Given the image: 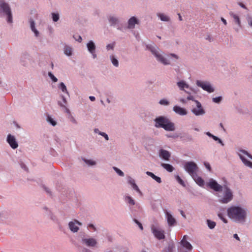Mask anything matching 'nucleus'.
<instances>
[{
  "instance_id": "f257e3e1",
  "label": "nucleus",
  "mask_w": 252,
  "mask_h": 252,
  "mask_svg": "<svg viewBox=\"0 0 252 252\" xmlns=\"http://www.w3.org/2000/svg\"><path fill=\"white\" fill-rule=\"evenodd\" d=\"M229 217L238 222H243L245 220L246 213L244 210L239 207L233 206L228 209Z\"/></svg>"
},
{
  "instance_id": "f03ea898",
  "label": "nucleus",
  "mask_w": 252,
  "mask_h": 252,
  "mask_svg": "<svg viewBox=\"0 0 252 252\" xmlns=\"http://www.w3.org/2000/svg\"><path fill=\"white\" fill-rule=\"evenodd\" d=\"M156 127H162L167 131H173L175 130L174 124L170 120L163 116H160L155 119Z\"/></svg>"
},
{
  "instance_id": "7ed1b4c3",
  "label": "nucleus",
  "mask_w": 252,
  "mask_h": 252,
  "mask_svg": "<svg viewBox=\"0 0 252 252\" xmlns=\"http://www.w3.org/2000/svg\"><path fill=\"white\" fill-rule=\"evenodd\" d=\"M3 12L7 16V22L11 23L12 22V16L11 9L9 4L4 1L0 0V13Z\"/></svg>"
},
{
  "instance_id": "20e7f679",
  "label": "nucleus",
  "mask_w": 252,
  "mask_h": 252,
  "mask_svg": "<svg viewBox=\"0 0 252 252\" xmlns=\"http://www.w3.org/2000/svg\"><path fill=\"white\" fill-rule=\"evenodd\" d=\"M184 168L191 177L195 175L198 169L196 164L193 161L186 162L184 165Z\"/></svg>"
},
{
  "instance_id": "39448f33",
  "label": "nucleus",
  "mask_w": 252,
  "mask_h": 252,
  "mask_svg": "<svg viewBox=\"0 0 252 252\" xmlns=\"http://www.w3.org/2000/svg\"><path fill=\"white\" fill-rule=\"evenodd\" d=\"M223 196L219 199V201L222 203H227L233 198V194L231 189L226 186H224Z\"/></svg>"
},
{
  "instance_id": "423d86ee",
  "label": "nucleus",
  "mask_w": 252,
  "mask_h": 252,
  "mask_svg": "<svg viewBox=\"0 0 252 252\" xmlns=\"http://www.w3.org/2000/svg\"><path fill=\"white\" fill-rule=\"evenodd\" d=\"M150 50L159 62L165 65L170 64V62L160 55L156 49L150 48Z\"/></svg>"
},
{
  "instance_id": "0eeeda50",
  "label": "nucleus",
  "mask_w": 252,
  "mask_h": 252,
  "mask_svg": "<svg viewBox=\"0 0 252 252\" xmlns=\"http://www.w3.org/2000/svg\"><path fill=\"white\" fill-rule=\"evenodd\" d=\"M207 185L210 189L216 191H221L223 187L219 185L215 180L211 179L207 183Z\"/></svg>"
},
{
  "instance_id": "6e6552de",
  "label": "nucleus",
  "mask_w": 252,
  "mask_h": 252,
  "mask_svg": "<svg viewBox=\"0 0 252 252\" xmlns=\"http://www.w3.org/2000/svg\"><path fill=\"white\" fill-rule=\"evenodd\" d=\"M151 230L155 237L158 239L161 240L164 239L165 235L163 230L157 228L154 225L151 226Z\"/></svg>"
},
{
  "instance_id": "1a4fd4ad",
  "label": "nucleus",
  "mask_w": 252,
  "mask_h": 252,
  "mask_svg": "<svg viewBox=\"0 0 252 252\" xmlns=\"http://www.w3.org/2000/svg\"><path fill=\"white\" fill-rule=\"evenodd\" d=\"M196 84L198 86L201 87L204 90L209 93H212L214 91V89L209 83L197 81Z\"/></svg>"
},
{
  "instance_id": "9d476101",
  "label": "nucleus",
  "mask_w": 252,
  "mask_h": 252,
  "mask_svg": "<svg viewBox=\"0 0 252 252\" xmlns=\"http://www.w3.org/2000/svg\"><path fill=\"white\" fill-rule=\"evenodd\" d=\"M196 104V108H193L192 112L195 115H202L205 113L204 110L202 109L201 103L197 100L194 101Z\"/></svg>"
},
{
  "instance_id": "9b49d317",
  "label": "nucleus",
  "mask_w": 252,
  "mask_h": 252,
  "mask_svg": "<svg viewBox=\"0 0 252 252\" xmlns=\"http://www.w3.org/2000/svg\"><path fill=\"white\" fill-rule=\"evenodd\" d=\"M7 141L12 149H16L18 147V143L16 141L14 136L11 134H8L7 136Z\"/></svg>"
},
{
  "instance_id": "f8f14e48",
  "label": "nucleus",
  "mask_w": 252,
  "mask_h": 252,
  "mask_svg": "<svg viewBox=\"0 0 252 252\" xmlns=\"http://www.w3.org/2000/svg\"><path fill=\"white\" fill-rule=\"evenodd\" d=\"M77 224H78V225H81V223H80V222L76 220H74V221H71L69 223V227L71 231L73 232H76L78 231L79 227L77 225Z\"/></svg>"
},
{
  "instance_id": "ddd939ff",
  "label": "nucleus",
  "mask_w": 252,
  "mask_h": 252,
  "mask_svg": "<svg viewBox=\"0 0 252 252\" xmlns=\"http://www.w3.org/2000/svg\"><path fill=\"white\" fill-rule=\"evenodd\" d=\"M82 243L88 247H94L97 243L96 240L93 238L82 239Z\"/></svg>"
},
{
  "instance_id": "4468645a",
  "label": "nucleus",
  "mask_w": 252,
  "mask_h": 252,
  "mask_svg": "<svg viewBox=\"0 0 252 252\" xmlns=\"http://www.w3.org/2000/svg\"><path fill=\"white\" fill-rule=\"evenodd\" d=\"M89 51L92 54L94 58L96 57V55L95 53V46L94 43L92 41H90L87 45Z\"/></svg>"
},
{
  "instance_id": "2eb2a0df",
  "label": "nucleus",
  "mask_w": 252,
  "mask_h": 252,
  "mask_svg": "<svg viewBox=\"0 0 252 252\" xmlns=\"http://www.w3.org/2000/svg\"><path fill=\"white\" fill-rule=\"evenodd\" d=\"M159 156L164 160H169L171 154L168 151L165 150L161 149L159 152Z\"/></svg>"
},
{
  "instance_id": "dca6fc26",
  "label": "nucleus",
  "mask_w": 252,
  "mask_h": 252,
  "mask_svg": "<svg viewBox=\"0 0 252 252\" xmlns=\"http://www.w3.org/2000/svg\"><path fill=\"white\" fill-rule=\"evenodd\" d=\"M166 218L168 224L169 226H173L176 223V220L167 211H165Z\"/></svg>"
},
{
  "instance_id": "f3484780",
  "label": "nucleus",
  "mask_w": 252,
  "mask_h": 252,
  "mask_svg": "<svg viewBox=\"0 0 252 252\" xmlns=\"http://www.w3.org/2000/svg\"><path fill=\"white\" fill-rule=\"evenodd\" d=\"M138 24L139 21L135 17H132L128 21V28L133 29L135 27V25Z\"/></svg>"
},
{
  "instance_id": "a211bd4d",
  "label": "nucleus",
  "mask_w": 252,
  "mask_h": 252,
  "mask_svg": "<svg viewBox=\"0 0 252 252\" xmlns=\"http://www.w3.org/2000/svg\"><path fill=\"white\" fill-rule=\"evenodd\" d=\"M187 236H184L183 239L181 241L180 243L181 245L188 250H191L192 248L191 244L186 240Z\"/></svg>"
},
{
  "instance_id": "6ab92c4d",
  "label": "nucleus",
  "mask_w": 252,
  "mask_h": 252,
  "mask_svg": "<svg viewBox=\"0 0 252 252\" xmlns=\"http://www.w3.org/2000/svg\"><path fill=\"white\" fill-rule=\"evenodd\" d=\"M173 111L177 114L180 115H186L187 114V111L178 106H175L173 107Z\"/></svg>"
},
{
  "instance_id": "aec40b11",
  "label": "nucleus",
  "mask_w": 252,
  "mask_h": 252,
  "mask_svg": "<svg viewBox=\"0 0 252 252\" xmlns=\"http://www.w3.org/2000/svg\"><path fill=\"white\" fill-rule=\"evenodd\" d=\"M230 15L233 18L234 22L238 25L239 28L242 27L241 22L240 21V19L239 18V17L234 13L232 12H230L229 13Z\"/></svg>"
},
{
  "instance_id": "412c9836",
  "label": "nucleus",
  "mask_w": 252,
  "mask_h": 252,
  "mask_svg": "<svg viewBox=\"0 0 252 252\" xmlns=\"http://www.w3.org/2000/svg\"><path fill=\"white\" fill-rule=\"evenodd\" d=\"M192 177L199 186H203L204 185L203 180L201 177H198L196 174Z\"/></svg>"
},
{
  "instance_id": "4be33fe9",
  "label": "nucleus",
  "mask_w": 252,
  "mask_h": 252,
  "mask_svg": "<svg viewBox=\"0 0 252 252\" xmlns=\"http://www.w3.org/2000/svg\"><path fill=\"white\" fill-rule=\"evenodd\" d=\"M239 156H240V157L241 159V160H242V161L243 162V163L246 165H247V166H249L250 167H252V162L248 160L245 157H244V156L242 155V154H239Z\"/></svg>"
},
{
  "instance_id": "5701e85b",
  "label": "nucleus",
  "mask_w": 252,
  "mask_h": 252,
  "mask_svg": "<svg viewBox=\"0 0 252 252\" xmlns=\"http://www.w3.org/2000/svg\"><path fill=\"white\" fill-rule=\"evenodd\" d=\"M177 85L181 90H184L185 88H189V85L184 81H179Z\"/></svg>"
},
{
  "instance_id": "b1692460",
  "label": "nucleus",
  "mask_w": 252,
  "mask_h": 252,
  "mask_svg": "<svg viewBox=\"0 0 252 252\" xmlns=\"http://www.w3.org/2000/svg\"><path fill=\"white\" fill-rule=\"evenodd\" d=\"M161 165L162 167H163L167 171L170 172H172L174 169V167L171 165H170L169 164L161 163Z\"/></svg>"
},
{
  "instance_id": "393cba45",
  "label": "nucleus",
  "mask_w": 252,
  "mask_h": 252,
  "mask_svg": "<svg viewBox=\"0 0 252 252\" xmlns=\"http://www.w3.org/2000/svg\"><path fill=\"white\" fill-rule=\"evenodd\" d=\"M72 48L68 46H65L64 48V53L67 56H71L72 55Z\"/></svg>"
},
{
  "instance_id": "a878e982",
  "label": "nucleus",
  "mask_w": 252,
  "mask_h": 252,
  "mask_svg": "<svg viewBox=\"0 0 252 252\" xmlns=\"http://www.w3.org/2000/svg\"><path fill=\"white\" fill-rule=\"evenodd\" d=\"M158 16L162 21L168 22L170 20V18L163 13H158Z\"/></svg>"
},
{
  "instance_id": "bb28decb",
  "label": "nucleus",
  "mask_w": 252,
  "mask_h": 252,
  "mask_svg": "<svg viewBox=\"0 0 252 252\" xmlns=\"http://www.w3.org/2000/svg\"><path fill=\"white\" fill-rule=\"evenodd\" d=\"M109 21L112 26H114L118 23V20L114 16H110L109 17Z\"/></svg>"
},
{
  "instance_id": "cd10ccee",
  "label": "nucleus",
  "mask_w": 252,
  "mask_h": 252,
  "mask_svg": "<svg viewBox=\"0 0 252 252\" xmlns=\"http://www.w3.org/2000/svg\"><path fill=\"white\" fill-rule=\"evenodd\" d=\"M31 27L32 30L34 32L35 35L37 36L38 34V32L36 30L35 28L34 23L33 21L31 22Z\"/></svg>"
},
{
  "instance_id": "c85d7f7f",
  "label": "nucleus",
  "mask_w": 252,
  "mask_h": 252,
  "mask_svg": "<svg viewBox=\"0 0 252 252\" xmlns=\"http://www.w3.org/2000/svg\"><path fill=\"white\" fill-rule=\"evenodd\" d=\"M125 200L129 204H130L131 205H134L135 204L134 200L130 196H126L125 198Z\"/></svg>"
},
{
  "instance_id": "c756f323",
  "label": "nucleus",
  "mask_w": 252,
  "mask_h": 252,
  "mask_svg": "<svg viewBox=\"0 0 252 252\" xmlns=\"http://www.w3.org/2000/svg\"><path fill=\"white\" fill-rule=\"evenodd\" d=\"M207 221L208 226L210 229L214 228L215 227V226H216L215 222L211 221L209 220H208Z\"/></svg>"
},
{
  "instance_id": "7c9ffc66",
  "label": "nucleus",
  "mask_w": 252,
  "mask_h": 252,
  "mask_svg": "<svg viewBox=\"0 0 252 252\" xmlns=\"http://www.w3.org/2000/svg\"><path fill=\"white\" fill-rule=\"evenodd\" d=\"M60 88L62 90L63 92H65L68 94L66 88L63 82L61 83L60 84Z\"/></svg>"
},
{
  "instance_id": "2f4dec72",
  "label": "nucleus",
  "mask_w": 252,
  "mask_h": 252,
  "mask_svg": "<svg viewBox=\"0 0 252 252\" xmlns=\"http://www.w3.org/2000/svg\"><path fill=\"white\" fill-rule=\"evenodd\" d=\"M176 179L179 184H180L181 185H182L184 187L185 186L184 182L178 175L176 176Z\"/></svg>"
},
{
  "instance_id": "473e14b6",
  "label": "nucleus",
  "mask_w": 252,
  "mask_h": 252,
  "mask_svg": "<svg viewBox=\"0 0 252 252\" xmlns=\"http://www.w3.org/2000/svg\"><path fill=\"white\" fill-rule=\"evenodd\" d=\"M52 18L54 22H57L59 19V15L57 13H52Z\"/></svg>"
},
{
  "instance_id": "72a5a7b5",
  "label": "nucleus",
  "mask_w": 252,
  "mask_h": 252,
  "mask_svg": "<svg viewBox=\"0 0 252 252\" xmlns=\"http://www.w3.org/2000/svg\"><path fill=\"white\" fill-rule=\"evenodd\" d=\"M111 61L112 63L113 64V65L115 66H118L119 65V63L118 60L115 59L113 56H112L111 57Z\"/></svg>"
},
{
  "instance_id": "f704fd0d",
  "label": "nucleus",
  "mask_w": 252,
  "mask_h": 252,
  "mask_svg": "<svg viewBox=\"0 0 252 252\" xmlns=\"http://www.w3.org/2000/svg\"><path fill=\"white\" fill-rule=\"evenodd\" d=\"M159 103L160 104L163 105H168L169 104V101L165 99H161Z\"/></svg>"
},
{
  "instance_id": "c9c22d12",
  "label": "nucleus",
  "mask_w": 252,
  "mask_h": 252,
  "mask_svg": "<svg viewBox=\"0 0 252 252\" xmlns=\"http://www.w3.org/2000/svg\"><path fill=\"white\" fill-rule=\"evenodd\" d=\"M113 168L115 170V171L119 174V175H120V176H124L123 172L121 170L115 167H114Z\"/></svg>"
},
{
  "instance_id": "e433bc0d",
  "label": "nucleus",
  "mask_w": 252,
  "mask_h": 252,
  "mask_svg": "<svg viewBox=\"0 0 252 252\" xmlns=\"http://www.w3.org/2000/svg\"><path fill=\"white\" fill-rule=\"evenodd\" d=\"M47 120L49 122H50L53 126L56 125V122L51 117L48 116Z\"/></svg>"
},
{
  "instance_id": "4c0bfd02",
  "label": "nucleus",
  "mask_w": 252,
  "mask_h": 252,
  "mask_svg": "<svg viewBox=\"0 0 252 252\" xmlns=\"http://www.w3.org/2000/svg\"><path fill=\"white\" fill-rule=\"evenodd\" d=\"M84 161L89 165H94L95 164V162L92 160L84 159Z\"/></svg>"
},
{
  "instance_id": "58836bf2",
  "label": "nucleus",
  "mask_w": 252,
  "mask_h": 252,
  "mask_svg": "<svg viewBox=\"0 0 252 252\" xmlns=\"http://www.w3.org/2000/svg\"><path fill=\"white\" fill-rule=\"evenodd\" d=\"M48 75L50 76L51 79H52L53 81H54V82H57V81H58L57 78L56 77H55L54 75L51 72H49Z\"/></svg>"
},
{
  "instance_id": "ea45409f",
  "label": "nucleus",
  "mask_w": 252,
  "mask_h": 252,
  "mask_svg": "<svg viewBox=\"0 0 252 252\" xmlns=\"http://www.w3.org/2000/svg\"><path fill=\"white\" fill-rule=\"evenodd\" d=\"M221 97L219 96L213 98V100L215 103H219L221 100Z\"/></svg>"
},
{
  "instance_id": "a19ab883",
  "label": "nucleus",
  "mask_w": 252,
  "mask_h": 252,
  "mask_svg": "<svg viewBox=\"0 0 252 252\" xmlns=\"http://www.w3.org/2000/svg\"><path fill=\"white\" fill-rule=\"evenodd\" d=\"M134 221L139 226L141 230H143V227L139 221H138L136 219H134Z\"/></svg>"
},
{
  "instance_id": "79ce46f5",
  "label": "nucleus",
  "mask_w": 252,
  "mask_h": 252,
  "mask_svg": "<svg viewBox=\"0 0 252 252\" xmlns=\"http://www.w3.org/2000/svg\"><path fill=\"white\" fill-rule=\"evenodd\" d=\"M62 98L63 102L64 103V104H63L62 103H60V105L62 107H65V105H66L67 104V101H66L65 98L64 97V96L62 95Z\"/></svg>"
},
{
  "instance_id": "37998d69",
  "label": "nucleus",
  "mask_w": 252,
  "mask_h": 252,
  "mask_svg": "<svg viewBox=\"0 0 252 252\" xmlns=\"http://www.w3.org/2000/svg\"><path fill=\"white\" fill-rule=\"evenodd\" d=\"M218 216L224 223H227V220L223 217V216L222 214H219Z\"/></svg>"
},
{
  "instance_id": "c03bdc74",
  "label": "nucleus",
  "mask_w": 252,
  "mask_h": 252,
  "mask_svg": "<svg viewBox=\"0 0 252 252\" xmlns=\"http://www.w3.org/2000/svg\"><path fill=\"white\" fill-rule=\"evenodd\" d=\"M128 182L129 184L132 186L134 184H135V181L131 178V177H128Z\"/></svg>"
},
{
  "instance_id": "a18cd8bd",
  "label": "nucleus",
  "mask_w": 252,
  "mask_h": 252,
  "mask_svg": "<svg viewBox=\"0 0 252 252\" xmlns=\"http://www.w3.org/2000/svg\"><path fill=\"white\" fill-rule=\"evenodd\" d=\"M212 138L215 141H218L220 143H221L222 145H223L221 140L220 138H219L218 137L213 135V137H212Z\"/></svg>"
},
{
  "instance_id": "49530a36",
  "label": "nucleus",
  "mask_w": 252,
  "mask_h": 252,
  "mask_svg": "<svg viewBox=\"0 0 252 252\" xmlns=\"http://www.w3.org/2000/svg\"><path fill=\"white\" fill-rule=\"evenodd\" d=\"M146 174L149 176H150L151 177H152L153 179L154 178V177H155V175L152 172H151L150 171H147L146 172Z\"/></svg>"
},
{
  "instance_id": "de8ad7c7",
  "label": "nucleus",
  "mask_w": 252,
  "mask_h": 252,
  "mask_svg": "<svg viewBox=\"0 0 252 252\" xmlns=\"http://www.w3.org/2000/svg\"><path fill=\"white\" fill-rule=\"evenodd\" d=\"M204 164L205 166L206 167V168H207L209 171H211V167L210 164L208 162H205L204 163Z\"/></svg>"
},
{
  "instance_id": "09e8293b",
  "label": "nucleus",
  "mask_w": 252,
  "mask_h": 252,
  "mask_svg": "<svg viewBox=\"0 0 252 252\" xmlns=\"http://www.w3.org/2000/svg\"><path fill=\"white\" fill-rule=\"evenodd\" d=\"M154 179L158 183H161V180L160 177L155 176Z\"/></svg>"
},
{
  "instance_id": "8fccbe9b",
  "label": "nucleus",
  "mask_w": 252,
  "mask_h": 252,
  "mask_svg": "<svg viewBox=\"0 0 252 252\" xmlns=\"http://www.w3.org/2000/svg\"><path fill=\"white\" fill-rule=\"evenodd\" d=\"M242 153L245 155H246L248 157H249V158L252 159V156L251 155H250L249 154H248L247 152L245 151H242Z\"/></svg>"
},
{
  "instance_id": "3c124183",
  "label": "nucleus",
  "mask_w": 252,
  "mask_h": 252,
  "mask_svg": "<svg viewBox=\"0 0 252 252\" xmlns=\"http://www.w3.org/2000/svg\"><path fill=\"white\" fill-rule=\"evenodd\" d=\"M99 134L103 136L106 140H108V136L107 135V134H106L104 132H100Z\"/></svg>"
},
{
  "instance_id": "603ef678",
  "label": "nucleus",
  "mask_w": 252,
  "mask_h": 252,
  "mask_svg": "<svg viewBox=\"0 0 252 252\" xmlns=\"http://www.w3.org/2000/svg\"><path fill=\"white\" fill-rule=\"evenodd\" d=\"M248 22L249 25L251 27H252V18L250 17L248 19Z\"/></svg>"
},
{
  "instance_id": "864d4df0",
  "label": "nucleus",
  "mask_w": 252,
  "mask_h": 252,
  "mask_svg": "<svg viewBox=\"0 0 252 252\" xmlns=\"http://www.w3.org/2000/svg\"><path fill=\"white\" fill-rule=\"evenodd\" d=\"M106 48H107V49L108 50L110 49H113V45L112 44H108L107 45Z\"/></svg>"
},
{
  "instance_id": "5fc2aeb1",
  "label": "nucleus",
  "mask_w": 252,
  "mask_h": 252,
  "mask_svg": "<svg viewBox=\"0 0 252 252\" xmlns=\"http://www.w3.org/2000/svg\"><path fill=\"white\" fill-rule=\"evenodd\" d=\"M74 38L76 39V40H77L79 42H81L82 40V37L80 35H78L77 37H74Z\"/></svg>"
},
{
  "instance_id": "6e6d98bb",
  "label": "nucleus",
  "mask_w": 252,
  "mask_h": 252,
  "mask_svg": "<svg viewBox=\"0 0 252 252\" xmlns=\"http://www.w3.org/2000/svg\"><path fill=\"white\" fill-rule=\"evenodd\" d=\"M238 4H239V5L241 7H242V8H245V9H246V8H246V6H245L243 3H241V2H239Z\"/></svg>"
},
{
  "instance_id": "4d7b16f0",
  "label": "nucleus",
  "mask_w": 252,
  "mask_h": 252,
  "mask_svg": "<svg viewBox=\"0 0 252 252\" xmlns=\"http://www.w3.org/2000/svg\"><path fill=\"white\" fill-rule=\"evenodd\" d=\"M221 20L225 25H227V22L225 19H224L223 18H221Z\"/></svg>"
},
{
  "instance_id": "13d9d810",
  "label": "nucleus",
  "mask_w": 252,
  "mask_h": 252,
  "mask_svg": "<svg viewBox=\"0 0 252 252\" xmlns=\"http://www.w3.org/2000/svg\"><path fill=\"white\" fill-rule=\"evenodd\" d=\"M170 56L172 57H174L175 58H176V59H178V57L177 56V55L174 54H171L170 55Z\"/></svg>"
},
{
  "instance_id": "bf43d9fd",
  "label": "nucleus",
  "mask_w": 252,
  "mask_h": 252,
  "mask_svg": "<svg viewBox=\"0 0 252 252\" xmlns=\"http://www.w3.org/2000/svg\"><path fill=\"white\" fill-rule=\"evenodd\" d=\"M89 98H90V99L91 101H94V100H95V97H94V96H90L89 97Z\"/></svg>"
},
{
  "instance_id": "052dcab7",
  "label": "nucleus",
  "mask_w": 252,
  "mask_h": 252,
  "mask_svg": "<svg viewBox=\"0 0 252 252\" xmlns=\"http://www.w3.org/2000/svg\"><path fill=\"white\" fill-rule=\"evenodd\" d=\"M88 227L92 228L93 229H94V230H95V228L94 226L92 224H90L88 226Z\"/></svg>"
},
{
  "instance_id": "680f3d73",
  "label": "nucleus",
  "mask_w": 252,
  "mask_h": 252,
  "mask_svg": "<svg viewBox=\"0 0 252 252\" xmlns=\"http://www.w3.org/2000/svg\"><path fill=\"white\" fill-rule=\"evenodd\" d=\"M187 99L188 100H193V97L192 96H191V95H189V96L187 97Z\"/></svg>"
},
{
  "instance_id": "e2e57ef3",
  "label": "nucleus",
  "mask_w": 252,
  "mask_h": 252,
  "mask_svg": "<svg viewBox=\"0 0 252 252\" xmlns=\"http://www.w3.org/2000/svg\"><path fill=\"white\" fill-rule=\"evenodd\" d=\"M132 188H133V189H135H135H137V188H138V186L136 185V184H134V185L132 186Z\"/></svg>"
},
{
  "instance_id": "0e129e2a",
  "label": "nucleus",
  "mask_w": 252,
  "mask_h": 252,
  "mask_svg": "<svg viewBox=\"0 0 252 252\" xmlns=\"http://www.w3.org/2000/svg\"><path fill=\"white\" fill-rule=\"evenodd\" d=\"M206 134H207L208 136H209V137H213V134H211L210 132H206Z\"/></svg>"
},
{
  "instance_id": "69168bd1",
  "label": "nucleus",
  "mask_w": 252,
  "mask_h": 252,
  "mask_svg": "<svg viewBox=\"0 0 252 252\" xmlns=\"http://www.w3.org/2000/svg\"><path fill=\"white\" fill-rule=\"evenodd\" d=\"M135 190H136V191H137L139 193H140L141 195H142V193L141 191H140V190L139 189V188L135 189Z\"/></svg>"
},
{
  "instance_id": "338daca9",
  "label": "nucleus",
  "mask_w": 252,
  "mask_h": 252,
  "mask_svg": "<svg viewBox=\"0 0 252 252\" xmlns=\"http://www.w3.org/2000/svg\"><path fill=\"white\" fill-rule=\"evenodd\" d=\"M234 237L235 238H236L237 240H240L238 236L237 235V234H234Z\"/></svg>"
},
{
  "instance_id": "774afa93",
  "label": "nucleus",
  "mask_w": 252,
  "mask_h": 252,
  "mask_svg": "<svg viewBox=\"0 0 252 252\" xmlns=\"http://www.w3.org/2000/svg\"><path fill=\"white\" fill-rule=\"evenodd\" d=\"M180 101L183 103H185L186 102V100L183 98L180 99Z\"/></svg>"
}]
</instances>
